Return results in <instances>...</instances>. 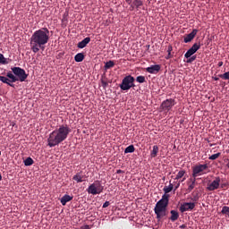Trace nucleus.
<instances>
[{
    "label": "nucleus",
    "mask_w": 229,
    "mask_h": 229,
    "mask_svg": "<svg viewBox=\"0 0 229 229\" xmlns=\"http://www.w3.org/2000/svg\"><path fill=\"white\" fill-rule=\"evenodd\" d=\"M158 151L159 148L157 146H153L152 151L150 153L151 157H156L157 156Z\"/></svg>",
    "instance_id": "aec40b11"
},
{
    "label": "nucleus",
    "mask_w": 229,
    "mask_h": 229,
    "mask_svg": "<svg viewBox=\"0 0 229 229\" xmlns=\"http://www.w3.org/2000/svg\"><path fill=\"white\" fill-rule=\"evenodd\" d=\"M84 59H85V56H84V55L81 54V53L77 54V55L75 56V62H77V63H81V62H82Z\"/></svg>",
    "instance_id": "4be33fe9"
},
{
    "label": "nucleus",
    "mask_w": 229,
    "mask_h": 229,
    "mask_svg": "<svg viewBox=\"0 0 229 229\" xmlns=\"http://www.w3.org/2000/svg\"><path fill=\"white\" fill-rule=\"evenodd\" d=\"M135 151V148L133 145L128 146L125 149H124V153H132Z\"/></svg>",
    "instance_id": "a878e982"
},
{
    "label": "nucleus",
    "mask_w": 229,
    "mask_h": 229,
    "mask_svg": "<svg viewBox=\"0 0 229 229\" xmlns=\"http://www.w3.org/2000/svg\"><path fill=\"white\" fill-rule=\"evenodd\" d=\"M185 174H186V171H184V170L179 171L178 174L175 176V180L181 179L182 177L184 176Z\"/></svg>",
    "instance_id": "bb28decb"
},
{
    "label": "nucleus",
    "mask_w": 229,
    "mask_h": 229,
    "mask_svg": "<svg viewBox=\"0 0 229 229\" xmlns=\"http://www.w3.org/2000/svg\"><path fill=\"white\" fill-rule=\"evenodd\" d=\"M2 180V175H1V174H0V181Z\"/></svg>",
    "instance_id": "49530a36"
},
{
    "label": "nucleus",
    "mask_w": 229,
    "mask_h": 229,
    "mask_svg": "<svg viewBox=\"0 0 229 229\" xmlns=\"http://www.w3.org/2000/svg\"><path fill=\"white\" fill-rule=\"evenodd\" d=\"M24 164L26 166H30L31 165L34 164V161L31 157H28L25 161H24Z\"/></svg>",
    "instance_id": "c85d7f7f"
},
{
    "label": "nucleus",
    "mask_w": 229,
    "mask_h": 229,
    "mask_svg": "<svg viewBox=\"0 0 229 229\" xmlns=\"http://www.w3.org/2000/svg\"><path fill=\"white\" fill-rule=\"evenodd\" d=\"M185 180V178H183L182 180V182H183Z\"/></svg>",
    "instance_id": "de8ad7c7"
},
{
    "label": "nucleus",
    "mask_w": 229,
    "mask_h": 229,
    "mask_svg": "<svg viewBox=\"0 0 229 229\" xmlns=\"http://www.w3.org/2000/svg\"><path fill=\"white\" fill-rule=\"evenodd\" d=\"M161 70L160 65H152L146 69L147 72L150 74H156Z\"/></svg>",
    "instance_id": "4468645a"
},
{
    "label": "nucleus",
    "mask_w": 229,
    "mask_h": 229,
    "mask_svg": "<svg viewBox=\"0 0 229 229\" xmlns=\"http://www.w3.org/2000/svg\"><path fill=\"white\" fill-rule=\"evenodd\" d=\"M134 9H135L134 4H130L129 10L132 12Z\"/></svg>",
    "instance_id": "58836bf2"
},
{
    "label": "nucleus",
    "mask_w": 229,
    "mask_h": 229,
    "mask_svg": "<svg viewBox=\"0 0 229 229\" xmlns=\"http://www.w3.org/2000/svg\"><path fill=\"white\" fill-rule=\"evenodd\" d=\"M180 185H181V182H174V191H176L180 187Z\"/></svg>",
    "instance_id": "e433bc0d"
},
{
    "label": "nucleus",
    "mask_w": 229,
    "mask_h": 229,
    "mask_svg": "<svg viewBox=\"0 0 229 229\" xmlns=\"http://www.w3.org/2000/svg\"><path fill=\"white\" fill-rule=\"evenodd\" d=\"M104 190V187L100 182L97 181L88 187V193L97 195L100 194Z\"/></svg>",
    "instance_id": "20e7f679"
},
{
    "label": "nucleus",
    "mask_w": 229,
    "mask_h": 229,
    "mask_svg": "<svg viewBox=\"0 0 229 229\" xmlns=\"http://www.w3.org/2000/svg\"><path fill=\"white\" fill-rule=\"evenodd\" d=\"M219 77L222 78L223 80H229V72H225L224 74L220 75Z\"/></svg>",
    "instance_id": "473e14b6"
},
{
    "label": "nucleus",
    "mask_w": 229,
    "mask_h": 229,
    "mask_svg": "<svg viewBox=\"0 0 229 229\" xmlns=\"http://www.w3.org/2000/svg\"><path fill=\"white\" fill-rule=\"evenodd\" d=\"M122 173H123V170H117V171H116V174H122Z\"/></svg>",
    "instance_id": "a19ab883"
},
{
    "label": "nucleus",
    "mask_w": 229,
    "mask_h": 229,
    "mask_svg": "<svg viewBox=\"0 0 229 229\" xmlns=\"http://www.w3.org/2000/svg\"><path fill=\"white\" fill-rule=\"evenodd\" d=\"M175 106V100L170 98V99H166V100H165L164 102H162V104H161L160 106H161V109H162L163 111L168 112V111H170V110L173 108V106Z\"/></svg>",
    "instance_id": "0eeeda50"
},
{
    "label": "nucleus",
    "mask_w": 229,
    "mask_h": 229,
    "mask_svg": "<svg viewBox=\"0 0 229 229\" xmlns=\"http://www.w3.org/2000/svg\"><path fill=\"white\" fill-rule=\"evenodd\" d=\"M195 203L193 202H189V203H183L181 207H180V211L182 213L188 211V210H192L195 208Z\"/></svg>",
    "instance_id": "9b49d317"
},
{
    "label": "nucleus",
    "mask_w": 229,
    "mask_h": 229,
    "mask_svg": "<svg viewBox=\"0 0 229 229\" xmlns=\"http://www.w3.org/2000/svg\"><path fill=\"white\" fill-rule=\"evenodd\" d=\"M208 167V165H196L192 170V176L196 178L199 174V173L204 172V170H206Z\"/></svg>",
    "instance_id": "9d476101"
},
{
    "label": "nucleus",
    "mask_w": 229,
    "mask_h": 229,
    "mask_svg": "<svg viewBox=\"0 0 229 229\" xmlns=\"http://www.w3.org/2000/svg\"><path fill=\"white\" fill-rule=\"evenodd\" d=\"M190 181H191V184H189L188 186V191H191L196 186V178L194 177L193 179H190Z\"/></svg>",
    "instance_id": "6ab92c4d"
},
{
    "label": "nucleus",
    "mask_w": 229,
    "mask_h": 229,
    "mask_svg": "<svg viewBox=\"0 0 229 229\" xmlns=\"http://www.w3.org/2000/svg\"><path fill=\"white\" fill-rule=\"evenodd\" d=\"M217 65H218V67H221V66L224 65V63L223 62H219Z\"/></svg>",
    "instance_id": "ea45409f"
},
{
    "label": "nucleus",
    "mask_w": 229,
    "mask_h": 229,
    "mask_svg": "<svg viewBox=\"0 0 229 229\" xmlns=\"http://www.w3.org/2000/svg\"><path fill=\"white\" fill-rule=\"evenodd\" d=\"M102 85H104V87H106L107 85V83L105 81H102Z\"/></svg>",
    "instance_id": "79ce46f5"
},
{
    "label": "nucleus",
    "mask_w": 229,
    "mask_h": 229,
    "mask_svg": "<svg viewBox=\"0 0 229 229\" xmlns=\"http://www.w3.org/2000/svg\"><path fill=\"white\" fill-rule=\"evenodd\" d=\"M198 32H199L198 30H193L190 34L184 37L183 42L184 43L191 42L196 37V35L198 34Z\"/></svg>",
    "instance_id": "f8f14e48"
},
{
    "label": "nucleus",
    "mask_w": 229,
    "mask_h": 229,
    "mask_svg": "<svg viewBox=\"0 0 229 229\" xmlns=\"http://www.w3.org/2000/svg\"><path fill=\"white\" fill-rule=\"evenodd\" d=\"M180 227L184 228V227H185V225H181Z\"/></svg>",
    "instance_id": "a18cd8bd"
},
{
    "label": "nucleus",
    "mask_w": 229,
    "mask_h": 229,
    "mask_svg": "<svg viewBox=\"0 0 229 229\" xmlns=\"http://www.w3.org/2000/svg\"><path fill=\"white\" fill-rule=\"evenodd\" d=\"M173 189H174V184L171 183V182H169V185L164 187L163 191H164V192L166 194V193L171 192V191H173Z\"/></svg>",
    "instance_id": "412c9836"
},
{
    "label": "nucleus",
    "mask_w": 229,
    "mask_h": 229,
    "mask_svg": "<svg viewBox=\"0 0 229 229\" xmlns=\"http://www.w3.org/2000/svg\"><path fill=\"white\" fill-rule=\"evenodd\" d=\"M168 203H169V195L164 194L161 199H159L157 202L155 208L166 209Z\"/></svg>",
    "instance_id": "423d86ee"
},
{
    "label": "nucleus",
    "mask_w": 229,
    "mask_h": 229,
    "mask_svg": "<svg viewBox=\"0 0 229 229\" xmlns=\"http://www.w3.org/2000/svg\"><path fill=\"white\" fill-rule=\"evenodd\" d=\"M199 199V194H198V193L192 195V199H192L193 201H198Z\"/></svg>",
    "instance_id": "c9c22d12"
},
{
    "label": "nucleus",
    "mask_w": 229,
    "mask_h": 229,
    "mask_svg": "<svg viewBox=\"0 0 229 229\" xmlns=\"http://www.w3.org/2000/svg\"><path fill=\"white\" fill-rule=\"evenodd\" d=\"M132 4L137 9L143 5V2L141 0H133Z\"/></svg>",
    "instance_id": "393cba45"
},
{
    "label": "nucleus",
    "mask_w": 229,
    "mask_h": 229,
    "mask_svg": "<svg viewBox=\"0 0 229 229\" xmlns=\"http://www.w3.org/2000/svg\"><path fill=\"white\" fill-rule=\"evenodd\" d=\"M72 199V197L67 194H64V196H63V198H61V204H63V206H65L67 202L71 201Z\"/></svg>",
    "instance_id": "dca6fc26"
},
{
    "label": "nucleus",
    "mask_w": 229,
    "mask_h": 229,
    "mask_svg": "<svg viewBox=\"0 0 229 229\" xmlns=\"http://www.w3.org/2000/svg\"><path fill=\"white\" fill-rule=\"evenodd\" d=\"M200 48V45L195 43L184 55V57L186 59H189L191 56H192L194 54L197 53V51Z\"/></svg>",
    "instance_id": "1a4fd4ad"
},
{
    "label": "nucleus",
    "mask_w": 229,
    "mask_h": 229,
    "mask_svg": "<svg viewBox=\"0 0 229 229\" xmlns=\"http://www.w3.org/2000/svg\"><path fill=\"white\" fill-rule=\"evenodd\" d=\"M12 71L15 77L18 79V81L23 82L28 78V74H26L25 70L20 68V67H13L12 68Z\"/></svg>",
    "instance_id": "39448f33"
},
{
    "label": "nucleus",
    "mask_w": 229,
    "mask_h": 229,
    "mask_svg": "<svg viewBox=\"0 0 229 229\" xmlns=\"http://www.w3.org/2000/svg\"><path fill=\"white\" fill-rule=\"evenodd\" d=\"M84 229H89V225L84 226Z\"/></svg>",
    "instance_id": "37998d69"
},
{
    "label": "nucleus",
    "mask_w": 229,
    "mask_h": 229,
    "mask_svg": "<svg viewBox=\"0 0 229 229\" xmlns=\"http://www.w3.org/2000/svg\"><path fill=\"white\" fill-rule=\"evenodd\" d=\"M114 66V63L113 61H109L106 63V65L104 66V68H106V70H108L110 68H113Z\"/></svg>",
    "instance_id": "cd10ccee"
},
{
    "label": "nucleus",
    "mask_w": 229,
    "mask_h": 229,
    "mask_svg": "<svg viewBox=\"0 0 229 229\" xmlns=\"http://www.w3.org/2000/svg\"><path fill=\"white\" fill-rule=\"evenodd\" d=\"M220 156H221V153H216V154H214V155L210 156V157H208V159H210V160H216V159H217Z\"/></svg>",
    "instance_id": "2f4dec72"
},
{
    "label": "nucleus",
    "mask_w": 229,
    "mask_h": 229,
    "mask_svg": "<svg viewBox=\"0 0 229 229\" xmlns=\"http://www.w3.org/2000/svg\"><path fill=\"white\" fill-rule=\"evenodd\" d=\"M0 64H7L6 59L4 58V56L2 54H0Z\"/></svg>",
    "instance_id": "72a5a7b5"
},
{
    "label": "nucleus",
    "mask_w": 229,
    "mask_h": 229,
    "mask_svg": "<svg viewBox=\"0 0 229 229\" xmlns=\"http://www.w3.org/2000/svg\"><path fill=\"white\" fill-rule=\"evenodd\" d=\"M7 77L9 78L12 83L18 81V79L16 78V76L13 75L12 72H8Z\"/></svg>",
    "instance_id": "b1692460"
},
{
    "label": "nucleus",
    "mask_w": 229,
    "mask_h": 229,
    "mask_svg": "<svg viewBox=\"0 0 229 229\" xmlns=\"http://www.w3.org/2000/svg\"><path fill=\"white\" fill-rule=\"evenodd\" d=\"M50 32L48 29L43 28L37 30L30 38L31 50L37 54L40 49L45 50V46L48 43Z\"/></svg>",
    "instance_id": "f257e3e1"
},
{
    "label": "nucleus",
    "mask_w": 229,
    "mask_h": 229,
    "mask_svg": "<svg viewBox=\"0 0 229 229\" xmlns=\"http://www.w3.org/2000/svg\"><path fill=\"white\" fill-rule=\"evenodd\" d=\"M221 213L224 215H226L229 217V207H226V206L223 207Z\"/></svg>",
    "instance_id": "c756f323"
},
{
    "label": "nucleus",
    "mask_w": 229,
    "mask_h": 229,
    "mask_svg": "<svg viewBox=\"0 0 229 229\" xmlns=\"http://www.w3.org/2000/svg\"><path fill=\"white\" fill-rule=\"evenodd\" d=\"M214 80H215V81H218V80H219V78H214Z\"/></svg>",
    "instance_id": "c03bdc74"
},
{
    "label": "nucleus",
    "mask_w": 229,
    "mask_h": 229,
    "mask_svg": "<svg viewBox=\"0 0 229 229\" xmlns=\"http://www.w3.org/2000/svg\"><path fill=\"white\" fill-rule=\"evenodd\" d=\"M72 130L67 125H61L59 128L54 130V131L50 132L48 135V147L53 148L58 146L60 143L64 141Z\"/></svg>",
    "instance_id": "f03ea898"
},
{
    "label": "nucleus",
    "mask_w": 229,
    "mask_h": 229,
    "mask_svg": "<svg viewBox=\"0 0 229 229\" xmlns=\"http://www.w3.org/2000/svg\"><path fill=\"white\" fill-rule=\"evenodd\" d=\"M83 175L79 173L77 174H75V176H73V180H75L77 182H83Z\"/></svg>",
    "instance_id": "5701e85b"
},
{
    "label": "nucleus",
    "mask_w": 229,
    "mask_h": 229,
    "mask_svg": "<svg viewBox=\"0 0 229 229\" xmlns=\"http://www.w3.org/2000/svg\"><path fill=\"white\" fill-rule=\"evenodd\" d=\"M109 206H110V202L109 201H106V202H104V205H102V208H107Z\"/></svg>",
    "instance_id": "4c0bfd02"
},
{
    "label": "nucleus",
    "mask_w": 229,
    "mask_h": 229,
    "mask_svg": "<svg viewBox=\"0 0 229 229\" xmlns=\"http://www.w3.org/2000/svg\"><path fill=\"white\" fill-rule=\"evenodd\" d=\"M197 56H191L189 57V59L187 60V64H191L192 62H194L196 60Z\"/></svg>",
    "instance_id": "f704fd0d"
},
{
    "label": "nucleus",
    "mask_w": 229,
    "mask_h": 229,
    "mask_svg": "<svg viewBox=\"0 0 229 229\" xmlns=\"http://www.w3.org/2000/svg\"><path fill=\"white\" fill-rule=\"evenodd\" d=\"M0 81L4 83L8 84L9 86L14 88V85L13 84L12 81L9 80L8 78L0 76Z\"/></svg>",
    "instance_id": "a211bd4d"
},
{
    "label": "nucleus",
    "mask_w": 229,
    "mask_h": 229,
    "mask_svg": "<svg viewBox=\"0 0 229 229\" xmlns=\"http://www.w3.org/2000/svg\"><path fill=\"white\" fill-rule=\"evenodd\" d=\"M135 79L131 75L126 76L123 79L122 83L119 85V88L122 90H129L130 89L133 88Z\"/></svg>",
    "instance_id": "7ed1b4c3"
},
{
    "label": "nucleus",
    "mask_w": 229,
    "mask_h": 229,
    "mask_svg": "<svg viewBox=\"0 0 229 229\" xmlns=\"http://www.w3.org/2000/svg\"><path fill=\"white\" fill-rule=\"evenodd\" d=\"M220 183H221V178L216 177L215 180L211 183L208 184L207 190L209 191H216V190L219 189Z\"/></svg>",
    "instance_id": "6e6552de"
},
{
    "label": "nucleus",
    "mask_w": 229,
    "mask_h": 229,
    "mask_svg": "<svg viewBox=\"0 0 229 229\" xmlns=\"http://www.w3.org/2000/svg\"><path fill=\"white\" fill-rule=\"evenodd\" d=\"M136 81L139 83H144L146 81V78L143 76H139L136 78Z\"/></svg>",
    "instance_id": "7c9ffc66"
},
{
    "label": "nucleus",
    "mask_w": 229,
    "mask_h": 229,
    "mask_svg": "<svg viewBox=\"0 0 229 229\" xmlns=\"http://www.w3.org/2000/svg\"><path fill=\"white\" fill-rule=\"evenodd\" d=\"M154 212L157 215V219H161V218H163L164 216H166V209H164V208H155Z\"/></svg>",
    "instance_id": "ddd939ff"
},
{
    "label": "nucleus",
    "mask_w": 229,
    "mask_h": 229,
    "mask_svg": "<svg viewBox=\"0 0 229 229\" xmlns=\"http://www.w3.org/2000/svg\"><path fill=\"white\" fill-rule=\"evenodd\" d=\"M170 214H171L170 219L172 222H174L179 218V213L176 210H171Z\"/></svg>",
    "instance_id": "f3484780"
},
{
    "label": "nucleus",
    "mask_w": 229,
    "mask_h": 229,
    "mask_svg": "<svg viewBox=\"0 0 229 229\" xmlns=\"http://www.w3.org/2000/svg\"><path fill=\"white\" fill-rule=\"evenodd\" d=\"M90 42V38H84V40L79 42V44L77 45V47L82 49L84 47H87V45Z\"/></svg>",
    "instance_id": "2eb2a0df"
}]
</instances>
